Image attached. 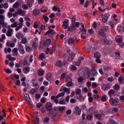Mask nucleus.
I'll list each match as a JSON object with an SVG mask.
<instances>
[{"mask_svg": "<svg viewBox=\"0 0 124 124\" xmlns=\"http://www.w3.org/2000/svg\"><path fill=\"white\" fill-rule=\"evenodd\" d=\"M108 29V27L107 26H104L103 27L101 30H100L99 32V35L103 37L105 36V34L104 32L107 31Z\"/></svg>", "mask_w": 124, "mask_h": 124, "instance_id": "obj_1", "label": "nucleus"}, {"mask_svg": "<svg viewBox=\"0 0 124 124\" xmlns=\"http://www.w3.org/2000/svg\"><path fill=\"white\" fill-rule=\"evenodd\" d=\"M82 29H81V31H82V33L81 35V37L83 39H85L86 37V32L87 31V30L85 29L84 28V25L83 23H81Z\"/></svg>", "mask_w": 124, "mask_h": 124, "instance_id": "obj_2", "label": "nucleus"}, {"mask_svg": "<svg viewBox=\"0 0 124 124\" xmlns=\"http://www.w3.org/2000/svg\"><path fill=\"white\" fill-rule=\"evenodd\" d=\"M20 23L18 24V26L15 29V30L18 31L20 29H21L23 25V19L22 17H21L19 19Z\"/></svg>", "mask_w": 124, "mask_h": 124, "instance_id": "obj_3", "label": "nucleus"}, {"mask_svg": "<svg viewBox=\"0 0 124 124\" xmlns=\"http://www.w3.org/2000/svg\"><path fill=\"white\" fill-rule=\"evenodd\" d=\"M109 102L112 105H117L119 104V102L118 100H116L113 99H111L109 100Z\"/></svg>", "mask_w": 124, "mask_h": 124, "instance_id": "obj_4", "label": "nucleus"}, {"mask_svg": "<svg viewBox=\"0 0 124 124\" xmlns=\"http://www.w3.org/2000/svg\"><path fill=\"white\" fill-rule=\"evenodd\" d=\"M51 42L50 39H46V41L44 42L43 43H41L40 46H47L49 45L50 44Z\"/></svg>", "mask_w": 124, "mask_h": 124, "instance_id": "obj_5", "label": "nucleus"}, {"mask_svg": "<svg viewBox=\"0 0 124 124\" xmlns=\"http://www.w3.org/2000/svg\"><path fill=\"white\" fill-rule=\"evenodd\" d=\"M70 88H68L62 86L60 89V91L62 92L63 91H64V93L66 92L68 94H69L70 93Z\"/></svg>", "mask_w": 124, "mask_h": 124, "instance_id": "obj_6", "label": "nucleus"}, {"mask_svg": "<svg viewBox=\"0 0 124 124\" xmlns=\"http://www.w3.org/2000/svg\"><path fill=\"white\" fill-rule=\"evenodd\" d=\"M84 59V58L83 57H81L77 62H73V64L76 66H78L80 65L81 62H82L83 60Z\"/></svg>", "mask_w": 124, "mask_h": 124, "instance_id": "obj_7", "label": "nucleus"}, {"mask_svg": "<svg viewBox=\"0 0 124 124\" xmlns=\"http://www.w3.org/2000/svg\"><path fill=\"white\" fill-rule=\"evenodd\" d=\"M56 32L54 31L53 30H51L47 31L45 34V35H48L49 37H52L53 35L54 34H56Z\"/></svg>", "mask_w": 124, "mask_h": 124, "instance_id": "obj_8", "label": "nucleus"}, {"mask_svg": "<svg viewBox=\"0 0 124 124\" xmlns=\"http://www.w3.org/2000/svg\"><path fill=\"white\" fill-rule=\"evenodd\" d=\"M68 25L69 23L68 21H63L62 26L64 29H66L67 28L68 29L69 26Z\"/></svg>", "mask_w": 124, "mask_h": 124, "instance_id": "obj_9", "label": "nucleus"}, {"mask_svg": "<svg viewBox=\"0 0 124 124\" xmlns=\"http://www.w3.org/2000/svg\"><path fill=\"white\" fill-rule=\"evenodd\" d=\"M46 107L48 111L52 109V104L50 102H47L46 104Z\"/></svg>", "mask_w": 124, "mask_h": 124, "instance_id": "obj_10", "label": "nucleus"}, {"mask_svg": "<svg viewBox=\"0 0 124 124\" xmlns=\"http://www.w3.org/2000/svg\"><path fill=\"white\" fill-rule=\"evenodd\" d=\"M100 111H101V110ZM101 111V113L100 114L95 113L94 114V117L98 119H100L102 116L104 115L103 113V111Z\"/></svg>", "mask_w": 124, "mask_h": 124, "instance_id": "obj_11", "label": "nucleus"}, {"mask_svg": "<svg viewBox=\"0 0 124 124\" xmlns=\"http://www.w3.org/2000/svg\"><path fill=\"white\" fill-rule=\"evenodd\" d=\"M13 30L12 29H8L6 33V35L8 37H10L13 34Z\"/></svg>", "mask_w": 124, "mask_h": 124, "instance_id": "obj_12", "label": "nucleus"}, {"mask_svg": "<svg viewBox=\"0 0 124 124\" xmlns=\"http://www.w3.org/2000/svg\"><path fill=\"white\" fill-rule=\"evenodd\" d=\"M76 29V27L75 26L74 24L73 23L71 26L70 27L69 26L68 29V31H70L72 32Z\"/></svg>", "mask_w": 124, "mask_h": 124, "instance_id": "obj_13", "label": "nucleus"}, {"mask_svg": "<svg viewBox=\"0 0 124 124\" xmlns=\"http://www.w3.org/2000/svg\"><path fill=\"white\" fill-rule=\"evenodd\" d=\"M74 54L73 53H69L68 56V61L70 62L72 60L74 57Z\"/></svg>", "mask_w": 124, "mask_h": 124, "instance_id": "obj_14", "label": "nucleus"}, {"mask_svg": "<svg viewBox=\"0 0 124 124\" xmlns=\"http://www.w3.org/2000/svg\"><path fill=\"white\" fill-rule=\"evenodd\" d=\"M89 47L88 45H86L84 47L85 49L87 52H93L94 51V49L93 50V47L91 48L90 49L89 48Z\"/></svg>", "mask_w": 124, "mask_h": 124, "instance_id": "obj_15", "label": "nucleus"}, {"mask_svg": "<svg viewBox=\"0 0 124 124\" xmlns=\"http://www.w3.org/2000/svg\"><path fill=\"white\" fill-rule=\"evenodd\" d=\"M118 110V109L117 108H114L110 109L109 112L110 114H113L117 112Z\"/></svg>", "mask_w": 124, "mask_h": 124, "instance_id": "obj_16", "label": "nucleus"}, {"mask_svg": "<svg viewBox=\"0 0 124 124\" xmlns=\"http://www.w3.org/2000/svg\"><path fill=\"white\" fill-rule=\"evenodd\" d=\"M65 64V63L64 64H62L61 61H58L56 62L55 65L58 67H61L63 66V64Z\"/></svg>", "mask_w": 124, "mask_h": 124, "instance_id": "obj_17", "label": "nucleus"}, {"mask_svg": "<svg viewBox=\"0 0 124 124\" xmlns=\"http://www.w3.org/2000/svg\"><path fill=\"white\" fill-rule=\"evenodd\" d=\"M75 42L74 39L72 38H70L68 41V43L69 44L71 45H73Z\"/></svg>", "mask_w": 124, "mask_h": 124, "instance_id": "obj_18", "label": "nucleus"}, {"mask_svg": "<svg viewBox=\"0 0 124 124\" xmlns=\"http://www.w3.org/2000/svg\"><path fill=\"white\" fill-rule=\"evenodd\" d=\"M116 39L117 42L120 43L122 41V38L120 36H117L116 37Z\"/></svg>", "mask_w": 124, "mask_h": 124, "instance_id": "obj_19", "label": "nucleus"}, {"mask_svg": "<svg viewBox=\"0 0 124 124\" xmlns=\"http://www.w3.org/2000/svg\"><path fill=\"white\" fill-rule=\"evenodd\" d=\"M34 3V0H29L27 3V5L29 7H31Z\"/></svg>", "mask_w": 124, "mask_h": 124, "instance_id": "obj_20", "label": "nucleus"}, {"mask_svg": "<svg viewBox=\"0 0 124 124\" xmlns=\"http://www.w3.org/2000/svg\"><path fill=\"white\" fill-rule=\"evenodd\" d=\"M46 79L48 80H50L52 78V76L51 74L50 73H48L46 75Z\"/></svg>", "mask_w": 124, "mask_h": 124, "instance_id": "obj_21", "label": "nucleus"}, {"mask_svg": "<svg viewBox=\"0 0 124 124\" xmlns=\"http://www.w3.org/2000/svg\"><path fill=\"white\" fill-rule=\"evenodd\" d=\"M16 37L18 39L22 38L23 37V34L20 32L17 33L16 35Z\"/></svg>", "mask_w": 124, "mask_h": 124, "instance_id": "obj_22", "label": "nucleus"}, {"mask_svg": "<svg viewBox=\"0 0 124 124\" xmlns=\"http://www.w3.org/2000/svg\"><path fill=\"white\" fill-rule=\"evenodd\" d=\"M23 71L24 73L25 74L28 73L30 71V68L28 67H25L23 70Z\"/></svg>", "mask_w": 124, "mask_h": 124, "instance_id": "obj_23", "label": "nucleus"}, {"mask_svg": "<svg viewBox=\"0 0 124 124\" xmlns=\"http://www.w3.org/2000/svg\"><path fill=\"white\" fill-rule=\"evenodd\" d=\"M40 11L38 9H35L33 11L32 13L33 14L36 16L38 15Z\"/></svg>", "mask_w": 124, "mask_h": 124, "instance_id": "obj_24", "label": "nucleus"}, {"mask_svg": "<svg viewBox=\"0 0 124 124\" xmlns=\"http://www.w3.org/2000/svg\"><path fill=\"white\" fill-rule=\"evenodd\" d=\"M117 30L118 32L120 33H122L124 31V27L121 26H118V27Z\"/></svg>", "mask_w": 124, "mask_h": 124, "instance_id": "obj_25", "label": "nucleus"}, {"mask_svg": "<svg viewBox=\"0 0 124 124\" xmlns=\"http://www.w3.org/2000/svg\"><path fill=\"white\" fill-rule=\"evenodd\" d=\"M101 100L102 102H104L108 100L107 97L106 95H104L101 97Z\"/></svg>", "mask_w": 124, "mask_h": 124, "instance_id": "obj_26", "label": "nucleus"}, {"mask_svg": "<svg viewBox=\"0 0 124 124\" xmlns=\"http://www.w3.org/2000/svg\"><path fill=\"white\" fill-rule=\"evenodd\" d=\"M64 92H63L59 93L56 96V98H59L60 97H63L65 95Z\"/></svg>", "mask_w": 124, "mask_h": 124, "instance_id": "obj_27", "label": "nucleus"}, {"mask_svg": "<svg viewBox=\"0 0 124 124\" xmlns=\"http://www.w3.org/2000/svg\"><path fill=\"white\" fill-rule=\"evenodd\" d=\"M7 58L10 61H12L16 60V58L12 57L10 54H8L7 56Z\"/></svg>", "mask_w": 124, "mask_h": 124, "instance_id": "obj_28", "label": "nucleus"}, {"mask_svg": "<svg viewBox=\"0 0 124 124\" xmlns=\"http://www.w3.org/2000/svg\"><path fill=\"white\" fill-rule=\"evenodd\" d=\"M103 42L105 44L108 45H110L112 43V42L111 41L106 39L103 40Z\"/></svg>", "mask_w": 124, "mask_h": 124, "instance_id": "obj_29", "label": "nucleus"}, {"mask_svg": "<svg viewBox=\"0 0 124 124\" xmlns=\"http://www.w3.org/2000/svg\"><path fill=\"white\" fill-rule=\"evenodd\" d=\"M59 103L60 104H65L66 102L65 100L62 98H60V101L59 102Z\"/></svg>", "mask_w": 124, "mask_h": 124, "instance_id": "obj_30", "label": "nucleus"}, {"mask_svg": "<svg viewBox=\"0 0 124 124\" xmlns=\"http://www.w3.org/2000/svg\"><path fill=\"white\" fill-rule=\"evenodd\" d=\"M94 57L96 58H99L101 57V55L99 52H96L94 54Z\"/></svg>", "mask_w": 124, "mask_h": 124, "instance_id": "obj_31", "label": "nucleus"}, {"mask_svg": "<svg viewBox=\"0 0 124 124\" xmlns=\"http://www.w3.org/2000/svg\"><path fill=\"white\" fill-rule=\"evenodd\" d=\"M57 108L58 110L61 111H63L64 110L65 108V107L64 106H59L57 107Z\"/></svg>", "mask_w": 124, "mask_h": 124, "instance_id": "obj_32", "label": "nucleus"}, {"mask_svg": "<svg viewBox=\"0 0 124 124\" xmlns=\"http://www.w3.org/2000/svg\"><path fill=\"white\" fill-rule=\"evenodd\" d=\"M72 79L70 78V81L68 82L67 85L69 87L72 86L73 85V84L72 82Z\"/></svg>", "mask_w": 124, "mask_h": 124, "instance_id": "obj_33", "label": "nucleus"}, {"mask_svg": "<svg viewBox=\"0 0 124 124\" xmlns=\"http://www.w3.org/2000/svg\"><path fill=\"white\" fill-rule=\"evenodd\" d=\"M107 124H118L116 122L113 120H109L107 122Z\"/></svg>", "mask_w": 124, "mask_h": 124, "instance_id": "obj_34", "label": "nucleus"}, {"mask_svg": "<svg viewBox=\"0 0 124 124\" xmlns=\"http://www.w3.org/2000/svg\"><path fill=\"white\" fill-rule=\"evenodd\" d=\"M20 5L19 2H16L13 4V7L15 8H17L19 7Z\"/></svg>", "mask_w": 124, "mask_h": 124, "instance_id": "obj_35", "label": "nucleus"}, {"mask_svg": "<svg viewBox=\"0 0 124 124\" xmlns=\"http://www.w3.org/2000/svg\"><path fill=\"white\" fill-rule=\"evenodd\" d=\"M18 50L23 48L21 42H18Z\"/></svg>", "mask_w": 124, "mask_h": 124, "instance_id": "obj_36", "label": "nucleus"}, {"mask_svg": "<svg viewBox=\"0 0 124 124\" xmlns=\"http://www.w3.org/2000/svg\"><path fill=\"white\" fill-rule=\"evenodd\" d=\"M55 50V48L54 47H53L51 48L50 51V53L51 54H52L54 52Z\"/></svg>", "mask_w": 124, "mask_h": 124, "instance_id": "obj_37", "label": "nucleus"}, {"mask_svg": "<svg viewBox=\"0 0 124 124\" xmlns=\"http://www.w3.org/2000/svg\"><path fill=\"white\" fill-rule=\"evenodd\" d=\"M44 72V71L42 70H40L38 71V74L39 76H42Z\"/></svg>", "mask_w": 124, "mask_h": 124, "instance_id": "obj_38", "label": "nucleus"}, {"mask_svg": "<svg viewBox=\"0 0 124 124\" xmlns=\"http://www.w3.org/2000/svg\"><path fill=\"white\" fill-rule=\"evenodd\" d=\"M5 17L4 16L2 15H0V23L4 21Z\"/></svg>", "mask_w": 124, "mask_h": 124, "instance_id": "obj_39", "label": "nucleus"}, {"mask_svg": "<svg viewBox=\"0 0 124 124\" xmlns=\"http://www.w3.org/2000/svg\"><path fill=\"white\" fill-rule=\"evenodd\" d=\"M104 90H107L109 89L111 87V85L110 84H108L104 86Z\"/></svg>", "mask_w": 124, "mask_h": 124, "instance_id": "obj_40", "label": "nucleus"}, {"mask_svg": "<svg viewBox=\"0 0 124 124\" xmlns=\"http://www.w3.org/2000/svg\"><path fill=\"white\" fill-rule=\"evenodd\" d=\"M33 86L34 87H35L36 88V90H38L39 88V86L38 84L37 83H34L33 84Z\"/></svg>", "mask_w": 124, "mask_h": 124, "instance_id": "obj_41", "label": "nucleus"}, {"mask_svg": "<svg viewBox=\"0 0 124 124\" xmlns=\"http://www.w3.org/2000/svg\"><path fill=\"white\" fill-rule=\"evenodd\" d=\"M70 70L72 71H76L77 69V68L75 66L72 65L70 68Z\"/></svg>", "mask_w": 124, "mask_h": 124, "instance_id": "obj_42", "label": "nucleus"}, {"mask_svg": "<svg viewBox=\"0 0 124 124\" xmlns=\"http://www.w3.org/2000/svg\"><path fill=\"white\" fill-rule=\"evenodd\" d=\"M90 3V2L88 0L86 1L84 5V7L86 8H87L88 6L89 5Z\"/></svg>", "mask_w": 124, "mask_h": 124, "instance_id": "obj_43", "label": "nucleus"}, {"mask_svg": "<svg viewBox=\"0 0 124 124\" xmlns=\"http://www.w3.org/2000/svg\"><path fill=\"white\" fill-rule=\"evenodd\" d=\"M38 116L36 117V120L34 121V123L35 124H39V119L38 118Z\"/></svg>", "mask_w": 124, "mask_h": 124, "instance_id": "obj_44", "label": "nucleus"}, {"mask_svg": "<svg viewBox=\"0 0 124 124\" xmlns=\"http://www.w3.org/2000/svg\"><path fill=\"white\" fill-rule=\"evenodd\" d=\"M114 93L115 91L113 90L112 89H111L109 90L108 93V95L110 96H111V95L113 94Z\"/></svg>", "mask_w": 124, "mask_h": 124, "instance_id": "obj_45", "label": "nucleus"}, {"mask_svg": "<svg viewBox=\"0 0 124 124\" xmlns=\"http://www.w3.org/2000/svg\"><path fill=\"white\" fill-rule=\"evenodd\" d=\"M13 54L15 55H17L18 52L17 48H15L13 50Z\"/></svg>", "mask_w": 124, "mask_h": 124, "instance_id": "obj_46", "label": "nucleus"}, {"mask_svg": "<svg viewBox=\"0 0 124 124\" xmlns=\"http://www.w3.org/2000/svg\"><path fill=\"white\" fill-rule=\"evenodd\" d=\"M11 49L10 48H5L4 49V52L6 53H7V52L10 53L11 52Z\"/></svg>", "mask_w": 124, "mask_h": 124, "instance_id": "obj_47", "label": "nucleus"}, {"mask_svg": "<svg viewBox=\"0 0 124 124\" xmlns=\"http://www.w3.org/2000/svg\"><path fill=\"white\" fill-rule=\"evenodd\" d=\"M107 19L108 17L107 16H105L102 18V21L104 23H106V22H107Z\"/></svg>", "mask_w": 124, "mask_h": 124, "instance_id": "obj_48", "label": "nucleus"}, {"mask_svg": "<svg viewBox=\"0 0 124 124\" xmlns=\"http://www.w3.org/2000/svg\"><path fill=\"white\" fill-rule=\"evenodd\" d=\"M27 42V39L25 38H23L21 40L22 43L25 44Z\"/></svg>", "mask_w": 124, "mask_h": 124, "instance_id": "obj_49", "label": "nucleus"}, {"mask_svg": "<svg viewBox=\"0 0 124 124\" xmlns=\"http://www.w3.org/2000/svg\"><path fill=\"white\" fill-rule=\"evenodd\" d=\"M24 97L25 99L26 100H29L30 99L29 95L28 94H24Z\"/></svg>", "mask_w": 124, "mask_h": 124, "instance_id": "obj_50", "label": "nucleus"}, {"mask_svg": "<svg viewBox=\"0 0 124 124\" xmlns=\"http://www.w3.org/2000/svg\"><path fill=\"white\" fill-rule=\"evenodd\" d=\"M0 24L2 25L3 27H6L7 26V23L4 22V21L1 22V23H0Z\"/></svg>", "mask_w": 124, "mask_h": 124, "instance_id": "obj_51", "label": "nucleus"}, {"mask_svg": "<svg viewBox=\"0 0 124 124\" xmlns=\"http://www.w3.org/2000/svg\"><path fill=\"white\" fill-rule=\"evenodd\" d=\"M45 54L44 53H41L39 55V58L41 60H42L44 59L45 57Z\"/></svg>", "mask_w": 124, "mask_h": 124, "instance_id": "obj_52", "label": "nucleus"}, {"mask_svg": "<svg viewBox=\"0 0 124 124\" xmlns=\"http://www.w3.org/2000/svg\"><path fill=\"white\" fill-rule=\"evenodd\" d=\"M18 24L17 22H15L14 23L12 24L11 25V26L12 28L16 27V28L18 26Z\"/></svg>", "mask_w": 124, "mask_h": 124, "instance_id": "obj_53", "label": "nucleus"}, {"mask_svg": "<svg viewBox=\"0 0 124 124\" xmlns=\"http://www.w3.org/2000/svg\"><path fill=\"white\" fill-rule=\"evenodd\" d=\"M92 74L94 76H96L97 74V70H95L93 69L92 71Z\"/></svg>", "mask_w": 124, "mask_h": 124, "instance_id": "obj_54", "label": "nucleus"}, {"mask_svg": "<svg viewBox=\"0 0 124 124\" xmlns=\"http://www.w3.org/2000/svg\"><path fill=\"white\" fill-rule=\"evenodd\" d=\"M46 98L44 97L42 98L40 100L41 102L42 103H45L46 102Z\"/></svg>", "mask_w": 124, "mask_h": 124, "instance_id": "obj_55", "label": "nucleus"}, {"mask_svg": "<svg viewBox=\"0 0 124 124\" xmlns=\"http://www.w3.org/2000/svg\"><path fill=\"white\" fill-rule=\"evenodd\" d=\"M8 4L7 3H5L4 4H3V7L5 9H7L8 8Z\"/></svg>", "mask_w": 124, "mask_h": 124, "instance_id": "obj_56", "label": "nucleus"}, {"mask_svg": "<svg viewBox=\"0 0 124 124\" xmlns=\"http://www.w3.org/2000/svg\"><path fill=\"white\" fill-rule=\"evenodd\" d=\"M32 46L34 48V49L35 50H36L37 49V43L35 42H33L32 43Z\"/></svg>", "mask_w": 124, "mask_h": 124, "instance_id": "obj_57", "label": "nucleus"}, {"mask_svg": "<svg viewBox=\"0 0 124 124\" xmlns=\"http://www.w3.org/2000/svg\"><path fill=\"white\" fill-rule=\"evenodd\" d=\"M81 110L80 109L77 111H74V113L77 115H80L81 113Z\"/></svg>", "mask_w": 124, "mask_h": 124, "instance_id": "obj_58", "label": "nucleus"}, {"mask_svg": "<svg viewBox=\"0 0 124 124\" xmlns=\"http://www.w3.org/2000/svg\"><path fill=\"white\" fill-rule=\"evenodd\" d=\"M107 79L110 82H112L114 80V78L112 77L108 78Z\"/></svg>", "mask_w": 124, "mask_h": 124, "instance_id": "obj_59", "label": "nucleus"}, {"mask_svg": "<svg viewBox=\"0 0 124 124\" xmlns=\"http://www.w3.org/2000/svg\"><path fill=\"white\" fill-rule=\"evenodd\" d=\"M83 78L82 77H80L78 78V81L79 83L82 82L83 81Z\"/></svg>", "mask_w": 124, "mask_h": 124, "instance_id": "obj_60", "label": "nucleus"}, {"mask_svg": "<svg viewBox=\"0 0 124 124\" xmlns=\"http://www.w3.org/2000/svg\"><path fill=\"white\" fill-rule=\"evenodd\" d=\"M93 116L92 115H89L86 116V118L88 120H91Z\"/></svg>", "mask_w": 124, "mask_h": 124, "instance_id": "obj_61", "label": "nucleus"}, {"mask_svg": "<svg viewBox=\"0 0 124 124\" xmlns=\"http://www.w3.org/2000/svg\"><path fill=\"white\" fill-rule=\"evenodd\" d=\"M43 18L44 19V20L45 22H47L48 21L49 18L47 16H43Z\"/></svg>", "mask_w": 124, "mask_h": 124, "instance_id": "obj_62", "label": "nucleus"}, {"mask_svg": "<svg viewBox=\"0 0 124 124\" xmlns=\"http://www.w3.org/2000/svg\"><path fill=\"white\" fill-rule=\"evenodd\" d=\"M23 11L21 10H19L17 11V14L19 15H22Z\"/></svg>", "mask_w": 124, "mask_h": 124, "instance_id": "obj_63", "label": "nucleus"}, {"mask_svg": "<svg viewBox=\"0 0 124 124\" xmlns=\"http://www.w3.org/2000/svg\"><path fill=\"white\" fill-rule=\"evenodd\" d=\"M20 53L21 54H24L25 53V51L23 48L18 50Z\"/></svg>", "mask_w": 124, "mask_h": 124, "instance_id": "obj_64", "label": "nucleus"}]
</instances>
